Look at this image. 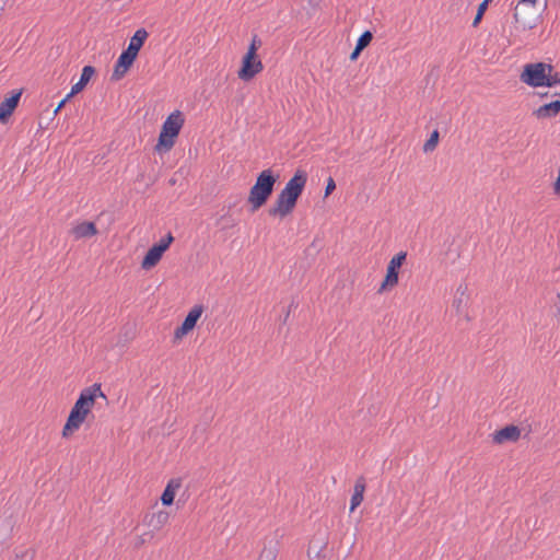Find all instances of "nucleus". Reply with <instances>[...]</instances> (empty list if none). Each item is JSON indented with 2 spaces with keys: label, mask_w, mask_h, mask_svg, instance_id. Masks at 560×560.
I'll return each instance as SVG.
<instances>
[{
  "label": "nucleus",
  "mask_w": 560,
  "mask_h": 560,
  "mask_svg": "<svg viewBox=\"0 0 560 560\" xmlns=\"http://www.w3.org/2000/svg\"><path fill=\"white\" fill-rule=\"evenodd\" d=\"M307 183V173L304 170H296L294 175L279 192L275 203L269 208L268 213L273 218H285L296 206L305 185Z\"/></svg>",
  "instance_id": "f257e3e1"
},
{
  "label": "nucleus",
  "mask_w": 560,
  "mask_h": 560,
  "mask_svg": "<svg viewBox=\"0 0 560 560\" xmlns=\"http://www.w3.org/2000/svg\"><path fill=\"white\" fill-rule=\"evenodd\" d=\"M279 179V175L275 174L271 168L261 171L255 184L249 190L248 202L250 205V211L255 212L260 209L272 195L275 185Z\"/></svg>",
  "instance_id": "f03ea898"
},
{
  "label": "nucleus",
  "mask_w": 560,
  "mask_h": 560,
  "mask_svg": "<svg viewBox=\"0 0 560 560\" xmlns=\"http://www.w3.org/2000/svg\"><path fill=\"white\" fill-rule=\"evenodd\" d=\"M184 122L185 119L179 110H175L167 116L162 124L158 143L155 145V150L158 152L166 153L174 147L175 140L178 137Z\"/></svg>",
  "instance_id": "7ed1b4c3"
},
{
  "label": "nucleus",
  "mask_w": 560,
  "mask_h": 560,
  "mask_svg": "<svg viewBox=\"0 0 560 560\" xmlns=\"http://www.w3.org/2000/svg\"><path fill=\"white\" fill-rule=\"evenodd\" d=\"M553 67L545 62L527 63L521 73V81L532 88L544 86L547 71L552 72Z\"/></svg>",
  "instance_id": "20e7f679"
},
{
  "label": "nucleus",
  "mask_w": 560,
  "mask_h": 560,
  "mask_svg": "<svg viewBox=\"0 0 560 560\" xmlns=\"http://www.w3.org/2000/svg\"><path fill=\"white\" fill-rule=\"evenodd\" d=\"M406 259H407V252L401 250V252L397 253L389 260L387 268H386L385 278L382 281V284L378 289L380 293L398 284L399 270L402 267V265L406 262Z\"/></svg>",
  "instance_id": "39448f33"
},
{
  "label": "nucleus",
  "mask_w": 560,
  "mask_h": 560,
  "mask_svg": "<svg viewBox=\"0 0 560 560\" xmlns=\"http://www.w3.org/2000/svg\"><path fill=\"white\" fill-rule=\"evenodd\" d=\"M90 415L92 416V418H94V416L91 412L86 411V409H83L74 404L62 428V438H70L75 431L80 429V427L84 423V421Z\"/></svg>",
  "instance_id": "423d86ee"
},
{
  "label": "nucleus",
  "mask_w": 560,
  "mask_h": 560,
  "mask_svg": "<svg viewBox=\"0 0 560 560\" xmlns=\"http://www.w3.org/2000/svg\"><path fill=\"white\" fill-rule=\"evenodd\" d=\"M203 311H205L203 305L197 304L188 312V314L185 316L182 324L178 327H176V329L174 331V340H173L174 342L182 340L185 336H187L196 327Z\"/></svg>",
  "instance_id": "0eeeda50"
},
{
  "label": "nucleus",
  "mask_w": 560,
  "mask_h": 560,
  "mask_svg": "<svg viewBox=\"0 0 560 560\" xmlns=\"http://www.w3.org/2000/svg\"><path fill=\"white\" fill-rule=\"evenodd\" d=\"M328 537L325 532H317L308 542L307 558L310 560H327L328 559Z\"/></svg>",
  "instance_id": "6e6552de"
},
{
  "label": "nucleus",
  "mask_w": 560,
  "mask_h": 560,
  "mask_svg": "<svg viewBox=\"0 0 560 560\" xmlns=\"http://www.w3.org/2000/svg\"><path fill=\"white\" fill-rule=\"evenodd\" d=\"M264 69V65L258 56L244 55L242 58L241 68L237 71V75L241 80L248 82L256 74L261 72Z\"/></svg>",
  "instance_id": "1a4fd4ad"
},
{
  "label": "nucleus",
  "mask_w": 560,
  "mask_h": 560,
  "mask_svg": "<svg viewBox=\"0 0 560 560\" xmlns=\"http://www.w3.org/2000/svg\"><path fill=\"white\" fill-rule=\"evenodd\" d=\"M97 397H102L105 400L107 399L106 395L102 392L101 384L94 383L93 385L81 390L74 404L92 413V408L95 405Z\"/></svg>",
  "instance_id": "9d476101"
},
{
  "label": "nucleus",
  "mask_w": 560,
  "mask_h": 560,
  "mask_svg": "<svg viewBox=\"0 0 560 560\" xmlns=\"http://www.w3.org/2000/svg\"><path fill=\"white\" fill-rule=\"evenodd\" d=\"M137 57L138 56L131 52L130 50L124 49L122 52L119 55L118 59L116 60L114 71L112 74V80L118 81L122 79L133 65Z\"/></svg>",
  "instance_id": "9b49d317"
},
{
  "label": "nucleus",
  "mask_w": 560,
  "mask_h": 560,
  "mask_svg": "<svg viewBox=\"0 0 560 560\" xmlns=\"http://www.w3.org/2000/svg\"><path fill=\"white\" fill-rule=\"evenodd\" d=\"M22 95L21 90H13L9 97L0 103V122L5 124L19 105Z\"/></svg>",
  "instance_id": "f8f14e48"
},
{
  "label": "nucleus",
  "mask_w": 560,
  "mask_h": 560,
  "mask_svg": "<svg viewBox=\"0 0 560 560\" xmlns=\"http://www.w3.org/2000/svg\"><path fill=\"white\" fill-rule=\"evenodd\" d=\"M98 233L96 225L91 221H83L74 224L70 234L73 236V241L89 240L90 237Z\"/></svg>",
  "instance_id": "ddd939ff"
},
{
  "label": "nucleus",
  "mask_w": 560,
  "mask_h": 560,
  "mask_svg": "<svg viewBox=\"0 0 560 560\" xmlns=\"http://www.w3.org/2000/svg\"><path fill=\"white\" fill-rule=\"evenodd\" d=\"M521 436V430L515 424H508L493 433V442L503 444L505 442H516Z\"/></svg>",
  "instance_id": "4468645a"
},
{
  "label": "nucleus",
  "mask_w": 560,
  "mask_h": 560,
  "mask_svg": "<svg viewBox=\"0 0 560 560\" xmlns=\"http://www.w3.org/2000/svg\"><path fill=\"white\" fill-rule=\"evenodd\" d=\"M168 248L170 247H149V250L142 258L141 268L143 270H151L154 268Z\"/></svg>",
  "instance_id": "2eb2a0df"
},
{
  "label": "nucleus",
  "mask_w": 560,
  "mask_h": 560,
  "mask_svg": "<svg viewBox=\"0 0 560 560\" xmlns=\"http://www.w3.org/2000/svg\"><path fill=\"white\" fill-rule=\"evenodd\" d=\"M94 73L95 68L93 66H84L79 81L72 85L71 91L68 93V97H72L73 95L80 93L88 85Z\"/></svg>",
  "instance_id": "dca6fc26"
},
{
  "label": "nucleus",
  "mask_w": 560,
  "mask_h": 560,
  "mask_svg": "<svg viewBox=\"0 0 560 560\" xmlns=\"http://www.w3.org/2000/svg\"><path fill=\"white\" fill-rule=\"evenodd\" d=\"M180 486H182L180 478H173L167 482V485L160 498V500L164 506H170L173 504L176 491L180 488Z\"/></svg>",
  "instance_id": "f3484780"
},
{
  "label": "nucleus",
  "mask_w": 560,
  "mask_h": 560,
  "mask_svg": "<svg viewBox=\"0 0 560 560\" xmlns=\"http://www.w3.org/2000/svg\"><path fill=\"white\" fill-rule=\"evenodd\" d=\"M170 518V513L166 511H159L156 513L145 514L143 522L152 528V530L161 529Z\"/></svg>",
  "instance_id": "a211bd4d"
},
{
  "label": "nucleus",
  "mask_w": 560,
  "mask_h": 560,
  "mask_svg": "<svg viewBox=\"0 0 560 560\" xmlns=\"http://www.w3.org/2000/svg\"><path fill=\"white\" fill-rule=\"evenodd\" d=\"M560 113V100L544 104L534 110V115L539 119L553 118Z\"/></svg>",
  "instance_id": "6ab92c4d"
},
{
  "label": "nucleus",
  "mask_w": 560,
  "mask_h": 560,
  "mask_svg": "<svg viewBox=\"0 0 560 560\" xmlns=\"http://www.w3.org/2000/svg\"><path fill=\"white\" fill-rule=\"evenodd\" d=\"M149 34L144 28H139L135 32L132 37L129 40L128 47L126 49L130 50L131 52L136 54L138 56L140 49L144 45V42L147 40Z\"/></svg>",
  "instance_id": "aec40b11"
},
{
  "label": "nucleus",
  "mask_w": 560,
  "mask_h": 560,
  "mask_svg": "<svg viewBox=\"0 0 560 560\" xmlns=\"http://www.w3.org/2000/svg\"><path fill=\"white\" fill-rule=\"evenodd\" d=\"M278 540H270L268 545H265L262 548L258 560H276L279 549H278Z\"/></svg>",
  "instance_id": "412c9836"
},
{
  "label": "nucleus",
  "mask_w": 560,
  "mask_h": 560,
  "mask_svg": "<svg viewBox=\"0 0 560 560\" xmlns=\"http://www.w3.org/2000/svg\"><path fill=\"white\" fill-rule=\"evenodd\" d=\"M439 140H440V133L439 131L435 129L431 132L429 139L425 141V143L423 144V151L425 153H429V152H432L435 150L438 143H439Z\"/></svg>",
  "instance_id": "4be33fe9"
},
{
  "label": "nucleus",
  "mask_w": 560,
  "mask_h": 560,
  "mask_svg": "<svg viewBox=\"0 0 560 560\" xmlns=\"http://www.w3.org/2000/svg\"><path fill=\"white\" fill-rule=\"evenodd\" d=\"M372 39H373L372 32L364 31L358 38L355 46L359 48H362L364 50L371 44Z\"/></svg>",
  "instance_id": "5701e85b"
},
{
  "label": "nucleus",
  "mask_w": 560,
  "mask_h": 560,
  "mask_svg": "<svg viewBox=\"0 0 560 560\" xmlns=\"http://www.w3.org/2000/svg\"><path fill=\"white\" fill-rule=\"evenodd\" d=\"M488 5L486 2H481L479 5H478V9H477V13L475 15V19L472 21V27H477L480 22L482 21V18L488 9Z\"/></svg>",
  "instance_id": "b1692460"
},
{
  "label": "nucleus",
  "mask_w": 560,
  "mask_h": 560,
  "mask_svg": "<svg viewBox=\"0 0 560 560\" xmlns=\"http://www.w3.org/2000/svg\"><path fill=\"white\" fill-rule=\"evenodd\" d=\"M261 47V40L258 35H253L246 55L257 56V50Z\"/></svg>",
  "instance_id": "393cba45"
},
{
  "label": "nucleus",
  "mask_w": 560,
  "mask_h": 560,
  "mask_svg": "<svg viewBox=\"0 0 560 560\" xmlns=\"http://www.w3.org/2000/svg\"><path fill=\"white\" fill-rule=\"evenodd\" d=\"M545 82L546 83L544 84V86L549 88L560 84V72L551 73L547 71V78Z\"/></svg>",
  "instance_id": "a878e982"
},
{
  "label": "nucleus",
  "mask_w": 560,
  "mask_h": 560,
  "mask_svg": "<svg viewBox=\"0 0 560 560\" xmlns=\"http://www.w3.org/2000/svg\"><path fill=\"white\" fill-rule=\"evenodd\" d=\"M364 497L361 493L353 491L350 500V512H353L363 501Z\"/></svg>",
  "instance_id": "bb28decb"
},
{
  "label": "nucleus",
  "mask_w": 560,
  "mask_h": 560,
  "mask_svg": "<svg viewBox=\"0 0 560 560\" xmlns=\"http://www.w3.org/2000/svg\"><path fill=\"white\" fill-rule=\"evenodd\" d=\"M365 488H366L365 478L363 476H360L355 480L353 491L357 493H361L364 497Z\"/></svg>",
  "instance_id": "cd10ccee"
},
{
  "label": "nucleus",
  "mask_w": 560,
  "mask_h": 560,
  "mask_svg": "<svg viewBox=\"0 0 560 560\" xmlns=\"http://www.w3.org/2000/svg\"><path fill=\"white\" fill-rule=\"evenodd\" d=\"M467 301L466 300V296H460V295H456L453 300V307H455L456 310V313L459 315L462 314V305H466L467 304Z\"/></svg>",
  "instance_id": "c85d7f7f"
},
{
  "label": "nucleus",
  "mask_w": 560,
  "mask_h": 560,
  "mask_svg": "<svg viewBox=\"0 0 560 560\" xmlns=\"http://www.w3.org/2000/svg\"><path fill=\"white\" fill-rule=\"evenodd\" d=\"M336 189V183L332 177H328L325 187V197H328Z\"/></svg>",
  "instance_id": "c756f323"
},
{
  "label": "nucleus",
  "mask_w": 560,
  "mask_h": 560,
  "mask_svg": "<svg viewBox=\"0 0 560 560\" xmlns=\"http://www.w3.org/2000/svg\"><path fill=\"white\" fill-rule=\"evenodd\" d=\"M174 241L172 233H167L165 236L161 237L159 242L153 243V245H171Z\"/></svg>",
  "instance_id": "7c9ffc66"
},
{
  "label": "nucleus",
  "mask_w": 560,
  "mask_h": 560,
  "mask_svg": "<svg viewBox=\"0 0 560 560\" xmlns=\"http://www.w3.org/2000/svg\"><path fill=\"white\" fill-rule=\"evenodd\" d=\"M151 539L153 535L151 533H145L137 538V541L135 544V548H140L148 539Z\"/></svg>",
  "instance_id": "2f4dec72"
},
{
  "label": "nucleus",
  "mask_w": 560,
  "mask_h": 560,
  "mask_svg": "<svg viewBox=\"0 0 560 560\" xmlns=\"http://www.w3.org/2000/svg\"><path fill=\"white\" fill-rule=\"evenodd\" d=\"M468 287L466 283H460L456 290V295L466 296V300L469 299L467 295Z\"/></svg>",
  "instance_id": "473e14b6"
},
{
  "label": "nucleus",
  "mask_w": 560,
  "mask_h": 560,
  "mask_svg": "<svg viewBox=\"0 0 560 560\" xmlns=\"http://www.w3.org/2000/svg\"><path fill=\"white\" fill-rule=\"evenodd\" d=\"M362 51H363L362 48H359V47L355 46L354 49L352 50V52L350 54V57H349L350 60L351 61H355L359 58V56L361 55Z\"/></svg>",
  "instance_id": "72a5a7b5"
},
{
  "label": "nucleus",
  "mask_w": 560,
  "mask_h": 560,
  "mask_svg": "<svg viewBox=\"0 0 560 560\" xmlns=\"http://www.w3.org/2000/svg\"><path fill=\"white\" fill-rule=\"evenodd\" d=\"M70 98H71V97H68V94H67V95H66V97H65V98H62V100L59 102V104H58V106L56 107V109H55V112H54V113H55V114H57V113H58V112H59V110H60V109L66 105V103H67Z\"/></svg>",
  "instance_id": "f704fd0d"
},
{
  "label": "nucleus",
  "mask_w": 560,
  "mask_h": 560,
  "mask_svg": "<svg viewBox=\"0 0 560 560\" xmlns=\"http://www.w3.org/2000/svg\"><path fill=\"white\" fill-rule=\"evenodd\" d=\"M538 0H520L518 3L536 5Z\"/></svg>",
  "instance_id": "c9c22d12"
},
{
  "label": "nucleus",
  "mask_w": 560,
  "mask_h": 560,
  "mask_svg": "<svg viewBox=\"0 0 560 560\" xmlns=\"http://www.w3.org/2000/svg\"><path fill=\"white\" fill-rule=\"evenodd\" d=\"M299 306V303L295 301V299L293 298L291 303L289 304L288 306V310H292V308H296Z\"/></svg>",
  "instance_id": "e433bc0d"
},
{
  "label": "nucleus",
  "mask_w": 560,
  "mask_h": 560,
  "mask_svg": "<svg viewBox=\"0 0 560 560\" xmlns=\"http://www.w3.org/2000/svg\"><path fill=\"white\" fill-rule=\"evenodd\" d=\"M290 313V310H287L285 314L283 315V318L281 319L282 324H287Z\"/></svg>",
  "instance_id": "4c0bfd02"
},
{
  "label": "nucleus",
  "mask_w": 560,
  "mask_h": 560,
  "mask_svg": "<svg viewBox=\"0 0 560 560\" xmlns=\"http://www.w3.org/2000/svg\"><path fill=\"white\" fill-rule=\"evenodd\" d=\"M517 7H515V12L513 14V18H514V21L517 23L518 22V13L516 11Z\"/></svg>",
  "instance_id": "58836bf2"
},
{
  "label": "nucleus",
  "mask_w": 560,
  "mask_h": 560,
  "mask_svg": "<svg viewBox=\"0 0 560 560\" xmlns=\"http://www.w3.org/2000/svg\"><path fill=\"white\" fill-rule=\"evenodd\" d=\"M14 560H25V559H24V556H22V557L16 556Z\"/></svg>",
  "instance_id": "ea45409f"
},
{
  "label": "nucleus",
  "mask_w": 560,
  "mask_h": 560,
  "mask_svg": "<svg viewBox=\"0 0 560 560\" xmlns=\"http://www.w3.org/2000/svg\"><path fill=\"white\" fill-rule=\"evenodd\" d=\"M125 336H126V338H129V339H132V337H133L132 335L129 336L128 332H126Z\"/></svg>",
  "instance_id": "a19ab883"
},
{
  "label": "nucleus",
  "mask_w": 560,
  "mask_h": 560,
  "mask_svg": "<svg viewBox=\"0 0 560 560\" xmlns=\"http://www.w3.org/2000/svg\"><path fill=\"white\" fill-rule=\"evenodd\" d=\"M492 0H483L487 4H489Z\"/></svg>",
  "instance_id": "79ce46f5"
}]
</instances>
